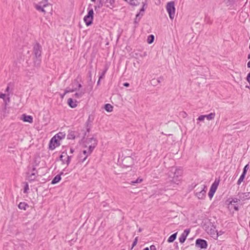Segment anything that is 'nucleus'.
Instances as JSON below:
<instances>
[{
    "label": "nucleus",
    "instance_id": "37998d69",
    "mask_svg": "<svg viewBox=\"0 0 250 250\" xmlns=\"http://www.w3.org/2000/svg\"><path fill=\"white\" fill-rule=\"evenodd\" d=\"M67 155V153H65V155H64V152H63L60 156V160H61L62 161H63V158L64 157H65Z\"/></svg>",
    "mask_w": 250,
    "mask_h": 250
},
{
    "label": "nucleus",
    "instance_id": "9b49d317",
    "mask_svg": "<svg viewBox=\"0 0 250 250\" xmlns=\"http://www.w3.org/2000/svg\"><path fill=\"white\" fill-rule=\"evenodd\" d=\"M133 158L130 156L125 157L123 160V164L126 167H129L133 164Z\"/></svg>",
    "mask_w": 250,
    "mask_h": 250
},
{
    "label": "nucleus",
    "instance_id": "0eeeda50",
    "mask_svg": "<svg viewBox=\"0 0 250 250\" xmlns=\"http://www.w3.org/2000/svg\"><path fill=\"white\" fill-rule=\"evenodd\" d=\"M60 145L59 139L55 136L51 138L49 142V147L50 149L54 150L56 147Z\"/></svg>",
    "mask_w": 250,
    "mask_h": 250
},
{
    "label": "nucleus",
    "instance_id": "864d4df0",
    "mask_svg": "<svg viewBox=\"0 0 250 250\" xmlns=\"http://www.w3.org/2000/svg\"><path fill=\"white\" fill-rule=\"evenodd\" d=\"M234 209L236 210V211H238L239 210V208H238V207L237 206H235L234 207Z\"/></svg>",
    "mask_w": 250,
    "mask_h": 250
},
{
    "label": "nucleus",
    "instance_id": "58836bf2",
    "mask_svg": "<svg viewBox=\"0 0 250 250\" xmlns=\"http://www.w3.org/2000/svg\"><path fill=\"white\" fill-rule=\"evenodd\" d=\"M239 201V198H233L232 199L231 201H230V204H232V203H237Z\"/></svg>",
    "mask_w": 250,
    "mask_h": 250
},
{
    "label": "nucleus",
    "instance_id": "4d7b16f0",
    "mask_svg": "<svg viewBox=\"0 0 250 250\" xmlns=\"http://www.w3.org/2000/svg\"><path fill=\"white\" fill-rule=\"evenodd\" d=\"M36 171V167H34L33 168H32V171L33 172H35L34 171Z\"/></svg>",
    "mask_w": 250,
    "mask_h": 250
},
{
    "label": "nucleus",
    "instance_id": "412c9836",
    "mask_svg": "<svg viewBox=\"0 0 250 250\" xmlns=\"http://www.w3.org/2000/svg\"><path fill=\"white\" fill-rule=\"evenodd\" d=\"M177 232H176L169 236V237L167 239V242L168 243L173 242L176 238Z\"/></svg>",
    "mask_w": 250,
    "mask_h": 250
},
{
    "label": "nucleus",
    "instance_id": "c03bdc74",
    "mask_svg": "<svg viewBox=\"0 0 250 250\" xmlns=\"http://www.w3.org/2000/svg\"><path fill=\"white\" fill-rule=\"evenodd\" d=\"M161 79H163V78H159L157 80L153 79V80H152V81H156L157 83H161Z\"/></svg>",
    "mask_w": 250,
    "mask_h": 250
},
{
    "label": "nucleus",
    "instance_id": "a878e982",
    "mask_svg": "<svg viewBox=\"0 0 250 250\" xmlns=\"http://www.w3.org/2000/svg\"><path fill=\"white\" fill-rule=\"evenodd\" d=\"M215 115V114L214 112H213V113L211 112L210 114H209L208 115H206L205 116V117L207 118V119L208 120H212L214 118Z\"/></svg>",
    "mask_w": 250,
    "mask_h": 250
},
{
    "label": "nucleus",
    "instance_id": "393cba45",
    "mask_svg": "<svg viewBox=\"0 0 250 250\" xmlns=\"http://www.w3.org/2000/svg\"><path fill=\"white\" fill-rule=\"evenodd\" d=\"M85 93V90H82L80 92L76 93L74 94V96L75 97L78 98H80L82 97V96L83 95V94Z\"/></svg>",
    "mask_w": 250,
    "mask_h": 250
},
{
    "label": "nucleus",
    "instance_id": "13d9d810",
    "mask_svg": "<svg viewBox=\"0 0 250 250\" xmlns=\"http://www.w3.org/2000/svg\"><path fill=\"white\" fill-rule=\"evenodd\" d=\"M222 234V231H220L219 232H217V235H221Z\"/></svg>",
    "mask_w": 250,
    "mask_h": 250
},
{
    "label": "nucleus",
    "instance_id": "e433bc0d",
    "mask_svg": "<svg viewBox=\"0 0 250 250\" xmlns=\"http://www.w3.org/2000/svg\"><path fill=\"white\" fill-rule=\"evenodd\" d=\"M138 240V237H136L135 238V239L132 243L131 249H132L136 245Z\"/></svg>",
    "mask_w": 250,
    "mask_h": 250
},
{
    "label": "nucleus",
    "instance_id": "3c124183",
    "mask_svg": "<svg viewBox=\"0 0 250 250\" xmlns=\"http://www.w3.org/2000/svg\"><path fill=\"white\" fill-rule=\"evenodd\" d=\"M77 86H78V87H76V88H77V90H78V89L81 88L82 86V84L81 83H78Z\"/></svg>",
    "mask_w": 250,
    "mask_h": 250
},
{
    "label": "nucleus",
    "instance_id": "a19ab883",
    "mask_svg": "<svg viewBox=\"0 0 250 250\" xmlns=\"http://www.w3.org/2000/svg\"><path fill=\"white\" fill-rule=\"evenodd\" d=\"M66 156L67 157V160L65 161V163L67 165H68L69 164V163H70V162L71 156H68V155H66Z\"/></svg>",
    "mask_w": 250,
    "mask_h": 250
},
{
    "label": "nucleus",
    "instance_id": "5fc2aeb1",
    "mask_svg": "<svg viewBox=\"0 0 250 250\" xmlns=\"http://www.w3.org/2000/svg\"><path fill=\"white\" fill-rule=\"evenodd\" d=\"M152 82L153 83V84L154 85H156L157 84V83L156 82V81H152Z\"/></svg>",
    "mask_w": 250,
    "mask_h": 250
},
{
    "label": "nucleus",
    "instance_id": "f03ea898",
    "mask_svg": "<svg viewBox=\"0 0 250 250\" xmlns=\"http://www.w3.org/2000/svg\"><path fill=\"white\" fill-rule=\"evenodd\" d=\"M34 6L37 11L42 12L44 14H52V5L48 3L47 0H42L38 3H34Z\"/></svg>",
    "mask_w": 250,
    "mask_h": 250
},
{
    "label": "nucleus",
    "instance_id": "c756f323",
    "mask_svg": "<svg viewBox=\"0 0 250 250\" xmlns=\"http://www.w3.org/2000/svg\"><path fill=\"white\" fill-rule=\"evenodd\" d=\"M143 15V14H142L141 16H140V13H138L136 16V18L135 19L134 22L135 23H138Z\"/></svg>",
    "mask_w": 250,
    "mask_h": 250
},
{
    "label": "nucleus",
    "instance_id": "09e8293b",
    "mask_svg": "<svg viewBox=\"0 0 250 250\" xmlns=\"http://www.w3.org/2000/svg\"><path fill=\"white\" fill-rule=\"evenodd\" d=\"M144 6H145V5H144L143 7L140 9V11L139 12V13H140V16H141V14H142V12H144L145 11Z\"/></svg>",
    "mask_w": 250,
    "mask_h": 250
},
{
    "label": "nucleus",
    "instance_id": "dca6fc26",
    "mask_svg": "<svg viewBox=\"0 0 250 250\" xmlns=\"http://www.w3.org/2000/svg\"><path fill=\"white\" fill-rule=\"evenodd\" d=\"M68 104L71 108H75L77 106V102L74 101L72 98H69L67 100Z\"/></svg>",
    "mask_w": 250,
    "mask_h": 250
},
{
    "label": "nucleus",
    "instance_id": "39448f33",
    "mask_svg": "<svg viewBox=\"0 0 250 250\" xmlns=\"http://www.w3.org/2000/svg\"><path fill=\"white\" fill-rule=\"evenodd\" d=\"M97 140L94 137L86 138L84 141L85 147H89L90 151H93L97 145Z\"/></svg>",
    "mask_w": 250,
    "mask_h": 250
},
{
    "label": "nucleus",
    "instance_id": "72a5a7b5",
    "mask_svg": "<svg viewBox=\"0 0 250 250\" xmlns=\"http://www.w3.org/2000/svg\"><path fill=\"white\" fill-rule=\"evenodd\" d=\"M103 4H104V2H101V1H99V4L98 5H96L95 6L94 8H95V10L97 9V8H101L103 6Z\"/></svg>",
    "mask_w": 250,
    "mask_h": 250
},
{
    "label": "nucleus",
    "instance_id": "680f3d73",
    "mask_svg": "<svg viewBox=\"0 0 250 250\" xmlns=\"http://www.w3.org/2000/svg\"><path fill=\"white\" fill-rule=\"evenodd\" d=\"M73 151H74V150H73L72 148H71V149H70V152H71V153H72L73 152Z\"/></svg>",
    "mask_w": 250,
    "mask_h": 250
},
{
    "label": "nucleus",
    "instance_id": "5701e85b",
    "mask_svg": "<svg viewBox=\"0 0 250 250\" xmlns=\"http://www.w3.org/2000/svg\"><path fill=\"white\" fill-rule=\"evenodd\" d=\"M113 107L109 104H106L104 105V109L107 112H111L113 110Z\"/></svg>",
    "mask_w": 250,
    "mask_h": 250
},
{
    "label": "nucleus",
    "instance_id": "ea45409f",
    "mask_svg": "<svg viewBox=\"0 0 250 250\" xmlns=\"http://www.w3.org/2000/svg\"><path fill=\"white\" fill-rule=\"evenodd\" d=\"M205 118L206 117L205 115H201L198 118L197 120L199 121H203L204 120Z\"/></svg>",
    "mask_w": 250,
    "mask_h": 250
},
{
    "label": "nucleus",
    "instance_id": "052dcab7",
    "mask_svg": "<svg viewBox=\"0 0 250 250\" xmlns=\"http://www.w3.org/2000/svg\"><path fill=\"white\" fill-rule=\"evenodd\" d=\"M100 80H101V79H99V80H98V81L97 82V84H98V85H99V84H100Z\"/></svg>",
    "mask_w": 250,
    "mask_h": 250
},
{
    "label": "nucleus",
    "instance_id": "f704fd0d",
    "mask_svg": "<svg viewBox=\"0 0 250 250\" xmlns=\"http://www.w3.org/2000/svg\"><path fill=\"white\" fill-rule=\"evenodd\" d=\"M249 164H247L244 167L242 173H244L245 174H246L248 170L249 169Z\"/></svg>",
    "mask_w": 250,
    "mask_h": 250
},
{
    "label": "nucleus",
    "instance_id": "6ab92c4d",
    "mask_svg": "<svg viewBox=\"0 0 250 250\" xmlns=\"http://www.w3.org/2000/svg\"><path fill=\"white\" fill-rule=\"evenodd\" d=\"M92 151H90V149L88 148V150H84L83 151V154L85 155V157L82 160V162H83L87 158V156L89 155Z\"/></svg>",
    "mask_w": 250,
    "mask_h": 250
},
{
    "label": "nucleus",
    "instance_id": "b1692460",
    "mask_svg": "<svg viewBox=\"0 0 250 250\" xmlns=\"http://www.w3.org/2000/svg\"><path fill=\"white\" fill-rule=\"evenodd\" d=\"M65 134L63 132H59L54 136H55L59 140H61L64 138Z\"/></svg>",
    "mask_w": 250,
    "mask_h": 250
},
{
    "label": "nucleus",
    "instance_id": "2eb2a0df",
    "mask_svg": "<svg viewBox=\"0 0 250 250\" xmlns=\"http://www.w3.org/2000/svg\"><path fill=\"white\" fill-rule=\"evenodd\" d=\"M27 180L29 182H32L34 181L36 178V175L37 174V172H32L31 174H29V173H27Z\"/></svg>",
    "mask_w": 250,
    "mask_h": 250
},
{
    "label": "nucleus",
    "instance_id": "7c9ffc66",
    "mask_svg": "<svg viewBox=\"0 0 250 250\" xmlns=\"http://www.w3.org/2000/svg\"><path fill=\"white\" fill-rule=\"evenodd\" d=\"M143 181V179L139 177L135 181H132L130 182V184L135 185V184L140 183Z\"/></svg>",
    "mask_w": 250,
    "mask_h": 250
},
{
    "label": "nucleus",
    "instance_id": "bb28decb",
    "mask_svg": "<svg viewBox=\"0 0 250 250\" xmlns=\"http://www.w3.org/2000/svg\"><path fill=\"white\" fill-rule=\"evenodd\" d=\"M246 174H244V173H242L241 175L240 178H239L238 181H237V185H240L241 183L243 181L245 177Z\"/></svg>",
    "mask_w": 250,
    "mask_h": 250
},
{
    "label": "nucleus",
    "instance_id": "6e6552de",
    "mask_svg": "<svg viewBox=\"0 0 250 250\" xmlns=\"http://www.w3.org/2000/svg\"><path fill=\"white\" fill-rule=\"evenodd\" d=\"M219 185V181H216V180L211 185V187L210 188L209 192L208 193V197L210 199H211L213 196L214 193L215 192L217 187Z\"/></svg>",
    "mask_w": 250,
    "mask_h": 250
},
{
    "label": "nucleus",
    "instance_id": "c85d7f7f",
    "mask_svg": "<svg viewBox=\"0 0 250 250\" xmlns=\"http://www.w3.org/2000/svg\"><path fill=\"white\" fill-rule=\"evenodd\" d=\"M154 40V36L153 35H150L148 37L147 42L149 44L152 43Z\"/></svg>",
    "mask_w": 250,
    "mask_h": 250
},
{
    "label": "nucleus",
    "instance_id": "49530a36",
    "mask_svg": "<svg viewBox=\"0 0 250 250\" xmlns=\"http://www.w3.org/2000/svg\"><path fill=\"white\" fill-rule=\"evenodd\" d=\"M5 96H6L5 94L0 93V98L4 100L5 97Z\"/></svg>",
    "mask_w": 250,
    "mask_h": 250
},
{
    "label": "nucleus",
    "instance_id": "f3484780",
    "mask_svg": "<svg viewBox=\"0 0 250 250\" xmlns=\"http://www.w3.org/2000/svg\"><path fill=\"white\" fill-rule=\"evenodd\" d=\"M22 120L24 122L32 123L33 122V117L30 115H26L25 114L22 115Z\"/></svg>",
    "mask_w": 250,
    "mask_h": 250
},
{
    "label": "nucleus",
    "instance_id": "4c0bfd02",
    "mask_svg": "<svg viewBox=\"0 0 250 250\" xmlns=\"http://www.w3.org/2000/svg\"><path fill=\"white\" fill-rule=\"evenodd\" d=\"M11 83H9L8 84V85L5 89V92L7 93V95L8 96H9V90H10V85Z\"/></svg>",
    "mask_w": 250,
    "mask_h": 250
},
{
    "label": "nucleus",
    "instance_id": "ddd939ff",
    "mask_svg": "<svg viewBox=\"0 0 250 250\" xmlns=\"http://www.w3.org/2000/svg\"><path fill=\"white\" fill-rule=\"evenodd\" d=\"M190 232L189 229H185L184 232L182 233L180 237L179 238V242L181 243H183L186 240L187 237Z\"/></svg>",
    "mask_w": 250,
    "mask_h": 250
},
{
    "label": "nucleus",
    "instance_id": "de8ad7c7",
    "mask_svg": "<svg viewBox=\"0 0 250 250\" xmlns=\"http://www.w3.org/2000/svg\"><path fill=\"white\" fill-rule=\"evenodd\" d=\"M150 250H157L156 247L154 245H151L150 247Z\"/></svg>",
    "mask_w": 250,
    "mask_h": 250
},
{
    "label": "nucleus",
    "instance_id": "aec40b11",
    "mask_svg": "<svg viewBox=\"0 0 250 250\" xmlns=\"http://www.w3.org/2000/svg\"><path fill=\"white\" fill-rule=\"evenodd\" d=\"M75 132L73 131H69L67 135V138L68 139H74L75 138Z\"/></svg>",
    "mask_w": 250,
    "mask_h": 250
},
{
    "label": "nucleus",
    "instance_id": "0e129e2a",
    "mask_svg": "<svg viewBox=\"0 0 250 250\" xmlns=\"http://www.w3.org/2000/svg\"><path fill=\"white\" fill-rule=\"evenodd\" d=\"M143 250H149V249H148V248L146 247Z\"/></svg>",
    "mask_w": 250,
    "mask_h": 250
},
{
    "label": "nucleus",
    "instance_id": "2f4dec72",
    "mask_svg": "<svg viewBox=\"0 0 250 250\" xmlns=\"http://www.w3.org/2000/svg\"><path fill=\"white\" fill-rule=\"evenodd\" d=\"M86 125V132L89 133L90 132V129H91V125L89 123V120H88L87 122L85 123Z\"/></svg>",
    "mask_w": 250,
    "mask_h": 250
},
{
    "label": "nucleus",
    "instance_id": "338daca9",
    "mask_svg": "<svg viewBox=\"0 0 250 250\" xmlns=\"http://www.w3.org/2000/svg\"><path fill=\"white\" fill-rule=\"evenodd\" d=\"M62 162L63 164H65V163L64 159H63V161H62Z\"/></svg>",
    "mask_w": 250,
    "mask_h": 250
},
{
    "label": "nucleus",
    "instance_id": "603ef678",
    "mask_svg": "<svg viewBox=\"0 0 250 250\" xmlns=\"http://www.w3.org/2000/svg\"><path fill=\"white\" fill-rule=\"evenodd\" d=\"M124 86H125V87H128L129 86V83H125L124 84H123Z\"/></svg>",
    "mask_w": 250,
    "mask_h": 250
},
{
    "label": "nucleus",
    "instance_id": "a18cd8bd",
    "mask_svg": "<svg viewBox=\"0 0 250 250\" xmlns=\"http://www.w3.org/2000/svg\"><path fill=\"white\" fill-rule=\"evenodd\" d=\"M247 80L250 84V72L247 75Z\"/></svg>",
    "mask_w": 250,
    "mask_h": 250
},
{
    "label": "nucleus",
    "instance_id": "423d86ee",
    "mask_svg": "<svg viewBox=\"0 0 250 250\" xmlns=\"http://www.w3.org/2000/svg\"><path fill=\"white\" fill-rule=\"evenodd\" d=\"M166 8L170 19L173 20L174 18L175 12L174 2L173 1L168 2L167 4Z\"/></svg>",
    "mask_w": 250,
    "mask_h": 250
},
{
    "label": "nucleus",
    "instance_id": "e2e57ef3",
    "mask_svg": "<svg viewBox=\"0 0 250 250\" xmlns=\"http://www.w3.org/2000/svg\"><path fill=\"white\" fill-rule=\"evenodd\" d=\"M64 95H64V93H63V94H62V95H61V98H63L64 97Z\"/></svg>",
    "mask_w": 250,
    "mask_h": 250
},
{
    "label": "nucleus",
    "instance_id": "c9c22d12",
    "mask_svg": "<svg viewBox=\"0 0 250 250\" xmlns=\"http://www.w3.org/2000/svg\"><path fill=\"white\" fill-rule=\"evenodd\" d=\"M234 0H224V2L227 5H229L233 2Z\"/></svg>",
    "mask_w": 250,
    "mask_h": 250
},
{
    "label": "nucleus",
    "instance_id": "6e6d98bb",
    "mask_svg": "<svg viewBox=\"0 0 250 250\" xmlns=\"http://www.w3.org/2000/svg\"><path fill=\"white\" fill-rule=\"evenodd\" d=\"M247 66L249 68H250V61L247 63Z\"/></svg>",
    "mask_w": 250,
    "mask_h": 250
},
{
    "label": "nucleus",
    "instance_id": "a211bd4d",
    "mask_svg": "<svg viewBox=\"0 0 250 250\" xmlns=\"http://www.w3.org/2000/svg\"><path fill=\"white\" fill-rule=\"evenodd\" d=\"M63 174V172H62L60 174L57 175L51 181L52 184H56L58 183L61 180V175Z\"/></svg>",
    "mask_w": 250,
    "mask_h": 250
},
{
    "label": "nucleus",
    "instance_id": "4be33fe9",
    "mask_svg": "<svg viewBox=\"0 0 250 250\" xmlns=\"http://www.w3.org/2000/svg\"><path fill=\"white\" fill-rule=\"evenodd\" d=\"M28 206V205L25 202H21L18 205L20 209L23 210H26V207Z\"/></svg>",
    "mask_w": 250,
    "mask_h": 250
},
{
    "label": "nucleus",
    "instance_id": "69168bd1",
    "mask_svg": "<svg viewBox=\"0 0 250 250\" xmlns=\"http://www.w3.org/2000/svg\"><path fill=\"white\" fill-rule=\"evenodd\" d=\"M248 59H250V53L248 55Z\"/></svg>",
    "mask_w": 250,
    "mask_h": 250
},
{
    "label": "nucleus",
    "instance_id": "473e14b6",
    "mask_svg": "<svg viewBox=\"0 0 250 250\" xmlns=\"http://www.w3.org/2000/svg\"><path fill=\"white\" fill-rule=\"evenodd\" d=\"M129 3L131 5L136 6L139 4V2L137 1L136 0H129Z\"/></svg>",
    "mask_w": 250,
    "mask_h": 250
},
{
    "label": "nucleus",
    "instance_id": "f8f14e48",
    "mask_svg": "<svg viewBox=\"0 0 250 250\" xmlns=\"http://www.w3.org/2000/svg\"><path fill=\"white\" fill-rule=\"evenodd\" d=\"M238 196L239 198V201H245L250 198V192L246 193L239 192Z\"/></svg>",
    "mask_w": 250,
    "mask_h": 250
},
{
    "label": "nucleus",
    "instance_id": "bf43d9fd",
    "mask_svg": "<svg viewBox=\"0 0 250 250\" xmlns=\"http://www.w3.org/2000/svg\"><path fill=\"white\" fill-rule=\"evenodd\" d=\"M142 231V229L141 228H139V229H138V231L139 232H141Z\"/></svg>",
    "mask_w": 250,
    "mask_h": 250
},
{
    "label": "nucleus",
    "instance_id": "f257e3e1",
    "mask_svg": "<svg viewBox=\"0 0 250 250\" xmlns=\"http://www.w3.org/2000/svg\"><path fill=\"white\" fill-rule=\"evenodd\" d=\"M182 170L179 168L171 167L167 174V187H175V185H178L181 180Z\"/></svg>",
    "mask_w": 250,
    "mask_h": 250
},
{
    "label": "nucleus",
    "instance_id": "4468645a",
    "mask_svg": "<svg viewBox=\"0 0 250 250\" xmlns=\"http://www.w3.org/2000/svg\"><path fill=\"white\" fill-rule=\"evenodd\" d=\"M104 4L106 7L112 9L115 7V0H105Z\"/></svg>",
    "mask_w": 250,
    "mask_h": 250
},
{
    "label": "nucleus",
    "instance_id": "774afa93",
    "mask_svg": "<svg viewBox=\"0 0 250 250\" xmlns=\"http://www.w3.org/2000/svg\"><path fill=\"white\" fill-rule=\"evenodd\" d=\"M86 132H85L84 133V136H83V138H84V137L86 136Z\"/></svg>",
    "mask_w": 250,
    "mask_h": 250
},
{
    "label": "nucleus",
    "instance_id": "7ed1b4c3",
    "mask_svg": "<svg viewBox=\"0 0 250 250\" xmlns=\"http://www.w3.org/2000/svg\"><path fill=\"white\" fill-rule=\"evenodd\" d=\"M42 46L39 43H36L33 47V54L34 55V64L36 67H39L41 62Z\"/></svg>",
    "mask_w": 250,
    "mask_h": 250
},
{
    "label": "nucleus",
    "instance_id": "9d476101",
    "mask_svg": "<svg viewBox=\"0 0 250 250\" xmlns=\"http://www.w3.org/2000/svg\"><path fill=\"white\" fill-rule=\"evenodd\" d=\"M199 191H197L195 193L196 196L200 200L204 199L206 196V186L205 185L203 186Z\"/></svg>",
    "mask_w": 250,
    "mask_h": 250
},
{
    "label": "nucleus",
    "instance_id": "1a4fd4ad",
    "mask_svg": "<svg viewBox=\"0 0 250 250\" xmlns=\"http://www.w3.org/2000/svg\"><path fill=\"white\" fill-rule=\"evenodd\" d=\"M195 246L201 249H206L208 247V243L205 240L199 238L196 240Z\"/></svg>",
    "mask_w": 250,
    "mask_h": 250
},
{
    "label": "nucleus",
    "instance_id": "8fccbe9b",
    "mask_svg": "<svg viewBox=\"0 0 250 250\" xmlns=\"http://www.w3.org/2000/svg\"><path fill=\"white\" fill-rule=\"evenodd\" d=\"M104 74H105V72H102V74H101V76H100V77H99V79H102V78L104 77Z\"/></svg>",
    "mask_w": 250,
    "mask_h": 250
},
{
    "label": "nucleus",
    "instance_id": "79ce46f5",
    "mask_svg": "<svg viewBox=\"0 0 250 250\" xmlns=\"http://www.w3.org/2000/svg\"><path fill=\"white\" fill-rule=\"evenodd\" d=\"M29 189L28 185L27 183L26 184L24 188V193H26L27 191Z\"/></svg>",
    "mask_w": 250,
    "mask_h": 250
},
{
    "label": "nucleus",
    "instance_id": "20e7f679",
    "mask_svg": "<svg viewBox=\"0 0 250 250\" xmlns=\"http://www.w3.org/2000/svg\"><path fill=\"white\" fill-rule=\"evenodd\" d=\"M88 13L84 16L83 20L87 26L90 25L93 20L94 12L92 8V5L89 4L87 8Z\"/></svg>",
    "mask_w": 250,
    "mask_h": 250
},
{
    "label": "nucleus",
    "instance_id": "cd10ccee",
    "mask_svg": "<svg viewBox=\"0 0 250 250\" xmlns=\"http://www.w3.org/2000/svg\"><path fill=\"white\" fill-rule=\"evenodd\" d=\"M77 88H73V89H71L69 87H67L65 89V91H64V95H65L67 93L73 92L77 91Z\"/></svg>",
    "mask_w": 250,
    "mask_h": 250
}]
</instances>
